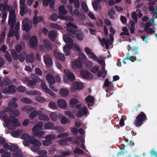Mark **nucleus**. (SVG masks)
Masks as SVG:
<instances>
[{"label":"nucleus","instance_id":"1","mask_svg":"<svg viewBox=\"0 0 157 157\" xmlns=\"http://www.w3.org/2000/svg\"><path fill=\"white\" fill-rule=\"evenodd\" d=\"M67 30L72 34H75L76 38L79 40H82L84 37V35L82 33H78L76 34V29L78 27L71 22H69L67 25Z\"/></svg>","mask_w":157,"mask_h":157},{"label":"nucleus","instance_id":"2","mask_svg":"<svg viewBox=\"0 0 157 157\" xmlns=\"http://www.w3.org/2000/svg\"><path fill=\"white\" fill-rule=\"evenodd\" d=\"M147 120L146 114L143 112H141L136 117V119L134 121V124L136 127H140L143 124L144 121Z\"/></svg>","mask_w":157,"mask_h":157},{"label":"nucleus","instance_id":"3","mask_svg":"<svg viewBox=\"0 0 157 157\" xmlns=\"http://www.w3.org/2000/svg\"><path fill=\"white\" fill-rule=\"evenodd\" d=\"M52 45L50 41L47 39L43 40V45L39 46L40 50L42 52L48 51L52 49Z\"/></svg>","mask_w":157,"mask_h":157},{"label":"nucleus","instance_id":"4","mask_svg":"<svg viewBox=\"0 0 157 157\" xmlns=\"http://www.w3.org/2000/svg\"><path fill=\"white\" fill-rule=\"evenodd\" d=\"M32 27V22L29 18H25L22 21V29L25 31L29 32Z\"/></svg>","mask_w":157,"mask_h":157},{"label":"nucleus","instance_id":"5","mask_svg":"<svg viewBox=\"0 0 157 157\" xmlns=\"http://www.w3.org/2000/svg\"><path fill=\"white\" fill-rule=\"evenodd\" d=\"M17 87L13 84L9 85L8 87L3 89L2 92L4 94H13L16 93Z\"/></svg>","mask_w":157,"mask_h":157},{"label":"nucleus","instance_id":"6","mask_svg":"<svg viewBox=\"0 0 157 157\" xmlns=\"http://www.w3.org/2000/svg\"><path fill=\"white\" fill-rule=\"evenodd\" d=\"M16 18L15 11L13 9H12L9 12L8 24H15L16 22Z\"/></svg>","mask_w":157,"mask_h":157},{"label":"nucleus","instance_id":"7","mask_svg":"<svg viewBox=\"0 0 157 157\" xmlns=\"http://www.w3.org/2000/svg\"><path fill=\"white\" fill-rule=\"evenodd\" d=\"M83 58V57L79 58L78 60H75L73 61L72 63L73 67L75 68L81 67L82 66V60Z\"/></svg>","mask_w":157,"mask_h":157},{"label":"nucleus","instance_id":"8","mask_svg":"<svg viewBox=\"0 0 157 157\" xmlns=\"http://www.w3.org/2000/svg\"><path fill=\"white\" fill-rule=\"evenodd\" d=\"M72 140L71 137H67L64 139L59 140L58 143L60 145L63 146H66L68 144V141L71 142Z\"/></svg>","mask_w":157,"mask_h":157},{"label":"nucleus","instance_id":"9","mask_svg":"<svg viewBox=\"0 0 157 157\" xmlns=\"http://www.w3.org/2000/svg\"><path fill=\"white\" fill-rule=\"evenodd\" d=\"M88 112V110L86 107H83L80 109L78 111L76 115L78 117H81L82 116L86 115Z\"/></svg>","mask_w":157,"mask_h":157},{"label":"nucleus","instance_id":"10","mask_svg":"<svg viewBox=\"0 0 157 157\" xmlns=\"http://www.w3.org/2000/svg\"><path fill=\"white\" fill-rule=\"evenodd\" d=\"M44 63L47 66L50 67L52 65V60L51 57L48 55L43 56Z\"/></svg>","mask_w":157,"mask_h":157},{"label":"nucleus","instance_id":"11","mask_svg":"<svg viewBox=\"0 0 157 157\" xmlns=\"http://www.w3.org/2000/svg\"><path fill=\"white\" fill-rule=\"evenodd\" d=\"M81 76L86 79H91L93 78L92 75L86 70H82L80 72Z\"/></svg>","mask_w":157,"mask_h":157},{"label":"nucleus","instance_id":"12","mask_svg":"<svg viewBox=\"0 0 157 157\" xmlns=\"http://www.w3.org/2000/svg\"><path fill=\"white\" fill-rule=\"evenodd\" d=\"M37 39L36 36H32L29 41V44L31 48L35 47L37 43Z\"/></svg>","mask_w":157,"mask_h":157},{"label":"nucleus","instance_id":"13","mask_svg":"<svg viewBox=\"0 0 157 157\" xmlns=\"http://www.w3.org/2000/svg\"><path fill=\"white\" fill-rule=\"evenodd\" d=\"M83 85L81 82H75L72 84V88L74 90H81L83 88Z\"/></svg>","mask_w":157,"mask_h":157},{"label":"nucleus","instance_id":"14","mask_svg":"<svg viewBox=\"0 0 157 157\" xmlns=\"http://www.w3.org/2000/svg\"><path fill=\"white\" fill-rule=\"evenodd\" d=\"M72 48V44H67L63 48V51L65 52V55L66 56H69L70 55L71 52L70 50Z\"/></svg>","mask_w":157,"mask_h":157},{"label":"nucleus","instance_id":"15","mask_svg":"<svg viewBox=\"0 0 157 157\" xmlns=\"http://www.w3.org/2000/svg\"><path fill=\"white\" fill-rule=\"evenodd\" d=\"M57 35L56 31L55 30L49 31L48 33V36L51 40L54 41Z\"/></svg>","mask_w":157,"mask_h":157},{"label":"nucleus","instance_id":"16","mask_svg":"<svg viewBox=\"0 0 157 157\" xmlns=\"http://www.w3.org/2000/svg\"><path fill=\"white\" fill-rule=\"evenodd\" d=\"M46 79L50 85H53L56 82L54 76L50 74H48L47 75Z\"/></svg>","mask_w":157,"mask_h":157},{"label":"nucleus","instance_id":"17","mask_svg":"<svg viewBox=\"0 0 157 157\" xmlns=\"http://www.w3.org/2000/svg\"><path fill=\"white\" fill-rule=\"evenodd\" d=\"M85 100L86 102L89 103H87L88 106H92L93 105L94 98L92 96L88 95L85 98Z\"/></svg>","mask_w":157,"mask_h":157},{"label":"nucleus","instance_id":"18","mask_svg":"<svg viewBox=\"0 0 157 157\" xmlns=\"http://www.w3.org/2000/svg\"><path fill=\"white\" fill-rule=\"evenodd\" d=\"M43 123L42 121H39L36 125L34 126L32 128V131L35 132L41 130L43 126Z\"/></svg>","mask_w":157,"mask_h":157},{"label":"nucleus","instance_id":"19","mask_svg":"<svg viewBox=\"0 0 157 157\" xmlns=\"http://www.w3.org/2000/svg\"><path fill=\"white\" fill-rule=\"evenodd\" d=\"M57 104L59 107L61 108H65L67 106L66 101L63 99H59L57 101Z\"/></svg>","mask_w":157,"mask_h":157},{"label":"nucleus","instance_id":"20","mask_svg":"<svg viewBox=\"0 0 157 157\" xmlns=\"http://www.w3.org/2000/svg\"><path fill=\"white\" fill-rule=\"evenodd\" d=\"M65 74L68 80L71 81L73 82L75 80V77L74 74L71 72L68 71L67 72L65 71Z\"/></svg>","mask_w":157,"mask_h":157},{"label":"nucleus","instance_id":"21","mask_svg":"<svg viewBox=\"0 0 157 157\" xmlns=\"http://www.w3.org/2000/svg\"><path fill=\"white\" fill-rule=\"evenodd\" d=\"M30 143L33 145L41 146V144L40 142L38 140L35 139V138L33 136L30 139Z\"/></svg>","mask_w":157,"mask_h":157},{"label":"nucleus","instance_id":"22","mask_svg":"<svg viewBox=\"0 0 157 157\" xmlns=\"http://www.w3.org/2000/svg\"><path fill=\"white\" fill-rule=\"evenodd\" d=\"M70 36H71L72 35L69 33L67 35H65L63 36V40L66 43H71L73 42V40L72 38L70 37Z\"/></svg>","mask_w":157,"mask_h":157},{"label":"nucleus","instance_id":"23","mask_svg":"<svg viewBox=\"0 0 157 157\" xmlns=\"http://www.w3.org/2000/svg\"><path fill=\"white\" fill-rule=\"evenodd\" d=\"M10 26V28L9 29V33L8 36L9 37L13 36V34L15 33V31H14V27L15 25L14 24H8Z\"/></svg>","mask_w":157,"mask_h":157},{"label":"nucleus","instance_id":"24","mask_svg":"<svg viewBox=\"0 0 157 157\" xmlns=\"http://www.w3.org/2000/svg\"><path fill=\"white\" fill-rule=\"evenodd\" d=\"M34 57V55L33 53L27 54L25 57L26 61L30 63H32L33 62Z\"/></svg>","mask_w":157,"mask_h":157},{"label":"nucleus","instance_id":"25","mask_svg":"<svg viewBox=\"0 0 157 157\" xmlns=\"http://www.w3.org/2000/svg\"><path fill=\"white\" fill-rule=\"evenodd\" d=\"M7 111H9L10 114L14 117H17L20 114V111L17 109L7 110Z\"/></svg>","mask_w":157,"mask_h":157},{"label":"nucleus","instance_id":"26","mask_svg":"<svg viewBox=\"0 0 157 157\" xmlns=\"http://www.w3.org/2000/svg\"><path fill=\"white\" fill-rule=\"evenodd\" d=\"M54 55L57 59L61 61H64L65 56L63 54L59 52L58 53H55Z\"/></svg>","mask_w":157,"mask_h":157},{"label":"nucleus","instance_id":"27","mask_svg":"<svg viewBox=\"0 0 157 157\" xmlns=\"http://www.w3.org/2000/svg\"><path fill=\"white\" fill-rule=\"evenodd\" d=\"M11 117L12 119L10 122L13 126H20V124L17 118L12 116H11Z\"/></svg>","mask_w":157,"mask_h":157},{"label":"nucleus","instance_id":"28","mask_svg":"<svg viewBox=\"0 0 157 157\" xmlns=\"http://www.w3.org/2000/svg\"><path fill=\"white\" fill-rule=\"evenodd\" d=\"M36 109L32 106L29 105H25L22 108V110L24 111H26L27 113H29L31 111H32L35 110Z\"/></svg>","mask_w":157,"mask_h":157},{"label":"nucleus","instance_id":"29","mask_svg":"<svg viewBox=\"0 0 157 157\" xmlns=\"http://www.w3.org/2000/svg\"><path fill=\"white\" fill-rule=\"evenodd\" d=\"M59 93L62 96L65 97L68 95L69 92L68 90L62 88L60 90Z\"/></svg>","mask_w":157,"mask_h":157},{"label":"nucleus","instance_id":"30","mask_svg":"<svg viewBox=\"0 0 157 157\" xmlns=\"http://www.w3.org/2000/svg\"><path fill=\"white\" fill-rule=\"evenodd\" d=\"M42 113V111L40 110L34 111L30 113V117L31 118H33L36 116L39 115Z\"/></svg>","mask_w":157,"mask_h":157},{"label":"nucleus","instance_id":"31","mask_svg":"<svg viewBox=\"0 0 157 157\" xmlns=\"http://www.w3.org/2000/svg\"><path fill=\"white\" fill-rule=\"evenodd\" d=\"M59 10L60 14L63 15H64L67 13V11L64 6H60L59 7Z\"/></svg>","mask_w":157,"mask_h":157},{"label":"nucleus","instance_id":"32","mask_svg":"<svg viewBox=\"0 0 157 157\" xmlns=\"http://www.w3.org/2000/svg\"><path fill=\"white\" fill-rule=\"evenodd\" d=\"M54 126V124L52 122H47L44 124V128L45 129H52Z\"/></svg>","mask_w":157,"mask_h":157},{"label":"nucleus","instance_id":"33","mask_svg":"<svg viewBox=\"0 0 157 157\" xmlns=\"http://www.w3.org/2000/svg\"><path fill=\"white\" fill-rule=\"evenodd\" d=\"M33 21L34 26L35 27L39 23H40L42 21H43L44 23V21L43 20V17L41 16L37 17L36 22H34V21Z\"/></svg>","mask_w":157,"mask_h":157},{"label":"nucleus","instance_id":"34","mask_svg":"<svg viewBox=\"0 0 157 157\" xmlns=\"http://www.w3.org/2000/svg\"><path fill=\"white\" fill-rule=\"evenodd\" d=\"M39 119L41 121H48L49 120V117L45 114H40L39 116Z\"/></svg>","mask_w":157,"mask_h":157},{"label":"nucleus","instance_id":"35","mask_svg":"<svg viewBox=\"0 0 157 157\" xmlns=\"http://www.w3.org/2000/svg\"><path fill=\"white\" fill-rule=\"evenodd\" d=\"M11 119V116L10 118H9L8 116L6 115L3 116V119L4 122L7 124L8 125L10 124Z\"/></svg>","mask_w":157,"mask_h":157},{"label":"nucleus","instance_id":"36","mask_svg":"<svg viewBox=\"0 0 157 157\" xmlns=\"http://www.w3.org/2000/svg\"><path fill=\"white\" fill-rule=\"evenodd\" d=\"M45 132L43 131H40L36 132L33 133V135L35 136H39L40 138H41V136L44 134Z\"/></svg>","mask_w":157,"mask_h":157},{"label":"nucleus","instance_id":"37","mask_svg":"<svg viewBox=\"0 0 157 157\" xmlns=\"http://www.w3.org/2000/svg\"><path fill=\"white\" fill-rule=\"evenodd\" d=\"M102 40L103 42V44L105 45V47L106 49H108L109 47V44L110 40L109 39H107L106 40L104 38H102Z\"/></svg>","mask_w":157,"mask_h":157},{"label":"nucleus","instance_id":"38","mask_svg":"<svg viewBox=\"0 0 157 157\" xmlns=\"http://www.w3.org/2000/svg\"><path fill=\"white\" fill-rule=\"evenodd\" d=\"M58 18V16L57 13H54L49 17V19L52 21H56Z\"/></svg>","mask_w":157,"mask_h":157},{"label":"nucleus","instance_id":"39","mask_svg":"<svg viewBox=\"0 0 157 157\" xmlns=\"http://www.w3.org/2000/svg\"><path fill=\"white\" fill-rule=\"evenodd\" d=\"M8 106L12 108H16L18 106L17 103L15 101H11L9 103Z\"/></svg>","mask_w":157,"mask_h":157},{"label":"nucleus","instance_id":"40","mask_svg":"<svg viewBox=\"0 0 157 157\" xmlns=\"http://www.w3.org/2000/svg\"><path fill=\"white\" fill-rule=\"evenodd\" d=\"M32 136H30L29 135L26 133H24L21 135V139L22 140H26L28 139L30 140V139L31 138Z\"/></svg>","mask_w":157,"mask_h":157},{"label":"nucleus","instance_id":"41","mask_svg":"<svg viewBox=\"0 0 157 157\" xmlns=\"http://www.w3.org/2000/svg\"><path fill=\"white\" fill-rule=\"evenodd\" d=\"M11 54L13 59L17 60L18 59V54L14 50L11 51Z\"/></svg>","mask_w":157,"mask_h":157},{"label":"nucleus","instance_id":"42","mask_svg":"<svg viewBox=\"0 0 157 157\" xmlns=\"http://www.w3.org/2000/svg\"><path fill=\"white\" fill-rule=\"evenodd\" d=\"M45 138L52 141L56 139V136L55 135L48 134L46 136Z\"/></svg>","mask_w":157,"mask_h":157},{"label":"nucleus","instance_id":"43","mask_svg":"<svg viewBox=\"0 0 157 157\" xmlns=\"http://www.w3.org/2000/svg\"><path fill=\"white\" fill-rule=\"evenodd\" d=\"M151 156V157H157V151L153 148L151 149L150 151Z\"/></svg>","mask_w":157,"mask_h":157},{"label":"nucleus","instance_id":"44","mask_svg":"<svg viewBox=\"0 0 157 157\" xmlns=\"http://www.w3.org/2000/svg\"><path fill=\"white\" fill-rule=\"evenodd\" d=\"M21 100L22 102L27 104H31L32 103V101L30 99L26 98H23Z\"/></svg>","mask_w":157,"mask_h":157},{"label":"nucleus","instance_id":"45","mask_svg":"<svg viewBox=\"0 0 157 157\" xmlns=\"http://www.w3.org/2000/svg\"><path fill=\"white\" fill-rule=\"evenodd\" d=\"M25 54L24 53H21L18 56V59H19L20 62H22L24 61L25 59Z\"/></svg>","mask_w":157,"mask_h":157},{"label":"nucleus","instance_id":"46","mask_svg":"<svg viewBox=\"0 0 157 157\" xmlns=\"http://www.w3.org/2000/svg\"><path fill=\"white\" fill-rule=\"evenodd\" d=\"M50 117L52 121H55L56 120L57 116L55 113L52 112L50 114Z\"/></svg>","mask_w":157,"mask_h":157},{"label":"nucleus","instance_id":"47","mask_svg":"<svg viewBox=\"0 0 157 157\" xmlns=\"http://www.w3.org/2000/svg\"><path fill=\"white\" fill-rule=\"evenodd\" d=\"M99 68V67L98 65L95 66L90 69V71L94 74L96 73L98 71Z\"/></svg>","mask_w":157,"mask_h":157},{"label":"nucleus","instance_id":"48","mask_svg":"<svg viewBox=\"0 0 157 157\" xmlns=\"http://www.w3.org/2000/svg\"><path fill=\"white\" fill-rule=\"evenodd\" d=\"M3 9L2 12H6L7 10H8L10 12V11L13 9L12 6L10 5H8V6H3Z\"/></svg>","mask_w":157,"mask_h":157},{"label":"nucleus","instance_id":"49","mask_svg":"<svg viewBox=\"0 0 157 157\" xmlns=\"http://www.w3.org/2000/svg\"><path fill=\"white\" fill-rule=\"evenodd\" d=\"M73 152L77 154H82L84 153L83 151L78 148H75L73 151Z\"/></svg>","mask_w":157,"mask_h":157},{"label":"nucleus","instance_id":"50","mask_svg":"<svg viewBox=\"0 0 157 157\" xmlns=\"http://www.w3.org/2000/svg\"><path fill=\"white\" fill-rule=\"evenodd\" d=\"M52 141L51 140H49L48 139H46L45 140L43 141L42 144L44 146H47L52 144Z\"/></svg>","mask_w":157,"mask_h":157},{"label":"nucleus","instance_id":"51","mask_svg":"<svg viewBox=\"0 0 157 157\" xmlns=\"http://www.w3.org/2000/svg\"><path fill=\"white\" fill-rule=\"evenodd\" d=\"M69 136V134L65 132L62 133L58 135L57 136V138H63L67 137Z\"/></svg>","mask_w":157,"mask_h":157},{"label":"nucleus","instance_id":"52","mask_svg":"<svg viewBox=\"0 0 157 157\" xmlns=\"http://www.w3.org/2000/svg\"><path fill=\"white\" fill-rule=\"evenodd\" d=\"M51 26L52 28L56 29L59 30L61 29V27L56 23H52Z\"/></svg>","mask_w":157,"mask_h":157},{"label":"nucleus","instance_id":"53","mask_svg":"<svg viewBox=\"0 0 157 157\" xmlns=\"http://www.w3.org/2000/svg\"><path fill=\"white\" fill-rule=\"evenodd\" d=\"M18 146L15 144H11L10 146V150L12 151H15L17 150Z\"/></svg>","mask_w":157,"mask_h":157},{"label":"nucleus","instance_id":"54","mask_svg":"<svg viewBox=\"0 0 157 157\" xmlns=\"http://www.w3.org/2000/svg\"><path fill=\"white\" fill-rule=\"evenodd\" d=\"M35 99L37 101L40 102H44L45 101V99L41 97H36L35 98Z\"/></svg>","mask_w":157,"mask_h":157},{"label":"nucleus","instance_id":"55","mask_svg":"<svg viewBox=\"0 0 157 157\" xmlns=\"http://www.w3.org/2000/svg\"><path fill=\"white\" fill-rule=\"evenodd\" d=\"M79 102L78 101L75 99H71L70 101V104L72 105H76Z\"/></svg>","mask_w":157,"mask_h":157},{"label":"nucleus","instance_id":"56","mask_svg":"<svg viewBox=\"0 0 157 157\" xmlns=\"http://www.w3.org/2000/svg\"><path fill=\"white\" fill-rule=\"evenodd\" d=\"M12 135L14 137H18L20 135V132L18 130H15L13 132Z\"/></svg>","mask_w":157,"mask_h":157},{"label":"nucleus","instance_id":"57","mask_svg":"<svg viewBox=\"0 0 157 157\" xmlns=\"http://www.w3.org/2000/svg\"><path fill=\"white\" fill-rule=\"evenodd\" d=\"M132 18L136 22H137L138 20L137 16L136 13L135 12H133L132 14Z\"/></svg>","mask_w":157,"mask_h":157},{"label":"nucleus","instance_id":"58","mask_svg":"<svg viewBox=\"0 0 157 157\" xmlns=\"http://www.w3.org/2000/svg\"><path fill=\"white\" fill-rule=\"evenodd\" d=\"M28 81V84L31 86H34L36 85L37 81L36 79H33V80H27Z\"/></svg>","mask_w":157,"mask_h":157},{"label":"nucleus","instance_id":"59","mask_svg":"<svg viewBox=\"0 0 157 157\" xmlns=\"http://www.w3.org/2000/svg\"><path fill=\"white\" fill-rule=\"evenodd\" d=\"M98 61L99 64L100 65L102 69H104V68H105V64L104 61L103 60H99L98 59Z\"/></svg>","mask_w":157,"mask_h":157},{"label":"nucleus","instance_id":"60","mask_svg":"<svg viewBox=\"0 0 157 157\" xmlns=\"http://www.w3.org/2000/svg\"><path fill=\"white\" fill-rule=\"evenodd\" d=\"M49 107L52 109H56L57 107L56 104L53 102H51L49 104Z\"/></svg>","mask_w":157,"mask_h":157},{"label":"nucleus","instance_id":"61","mask_svg":"<svg viewBox=\"0 0 157 157\" xmlns=\"http://www.w3.org/2000/svg\"><path fill=\"white\" fill-rule=\"evenodd\" d=\"M15 152L13 153V154L15 157H19L21 156L22 154L21 151L20 150H17L15 151Z\"/></svg>","mask_w":157,"mask_h":157},{"label":"nucleus","instance_id":"62","mask_svg":"<svg viewBox=\"0 0 157 157\" xmlns=\"http://www.w3.org/2000/svg\"><path fill=\"white\" fill-rule=\"evenodd\" d=\"M11 83L10 79L8 78H5L4 79V85L7 86L8 85Z\"/></svg>","mask_w":157,"mask_h":157},{"label":"nucleus","instance_id":"63","mask_svg":"<svg viewBox=\"0 0 157 157\" xmlns=\"http://www.w3.org/2000/svg\"><path fill=\"white\" fill-rule=\"evenodd\" d=\"M40 146L33 145L32 146L31 149L34 152H36L38 151L40 148Z\"/></svg>","mask_w":157,"mask_h":157},{"label":"nucleus","instance_id":"64","mask_svg":"<svg viewBox=\"0 0 157 157\" xmlns=\"http://www.w3.org/2000/svg\"><path fill=\"white\" fill-rule=\"evenodd\" d=\"M17 90L19 92H25L26 88L23 86H19L17 88Z\"/></svg>","mask_w":157,"mask_h":157}]
</instances>
